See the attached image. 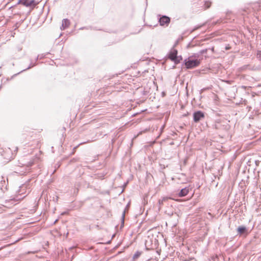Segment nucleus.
I'll return each mask as SVG.
<instances>
[{
	"mask_svg": "<svg viewBox=\"0 0 261 261\" xmlns=\"http://www.w3.org/2000/svg\"><path fill=\"white\" fill-rule=\"evenodd\" d=\"M184 39V37L182 36H180L178 38V39L176 40V43H175V45L176 44H177L178 43V42L180 41H181L182 40Z\"/></svg>",
	"mask_w": 261,
	"mask_h": 261,
	"instance_id": "nucleus-22",
	"label": "nucleus"
},
{
	"mask_svg": "<svg viewBox=\"0 0 261 261\" xmlns=\"http://www.w3.org/2000/svg\"><path fill=\"white\" fill-rule=\"evenodd\" d=\"M20 192H21V190H19V191L18 192L19 195H21L23 194V193H20Z\"/></svg>",
	"mask_w": 261,
	"mask_h": 261,
	"instance_id": "nucleus-32",
	"label": "nucleus"
},
{
	"mask_svg": "<svg viewBox=\"0 0 261 261\" xmlns=\"http://www.w3.org/2000/svg\"><path fill=\"white\" fill-rule=\"evenodd\" d=\"M193 117L194 122L198 123L204 118L205 113L201 110H197L193 113Z\"/></svg>",
	"mask_w": 261,
	"mask_h": 261,
	"instance_id": "nucleus-4",
	"label": "nucleus"
},
{
	"mask_svg": "<svg viewBox=\"0 0 261 261\" xmlns=\"http://www.w3.org/2000/svg\"><path fill=\"white\" fill-rule=\"evenodd\" d=\"M210 49H211L212 51V53H214L215 50H214V47H212V48H209Z\"/></svg>",
	"mask_w": 261,
	"mask_h": 261,
	"instance_id": "nucleus-28",
	"label": "nucleus"
},
{
	"mask_svg": "<svg viewBox=\"0 0 261 261\" xmlns=\"http://www.w3.org/2000/svg\"><path fill=\"white\" fill-rule=\"evenodd\" d=\"M39 59H40L38 55L37 56L36 58L35 59V61H37Z\"/></svg>",
	"mask_w": 261,
	"mask_h": 261,
	"instance_id": "nucleus-30",
	"label": "nucleus"
},
{
	"mask_svg": "<svg viewBox=\"0 0 261 261\" xmlns=\"http://www.w3.org/2000/svg\"><path fill=\"white\" fill-rule=\"evenodd\" d=\"M29 0H18L17 4H21L27 7H29Z\"/></svg>",
	"mask_w": 261,
	"mask_h": 261,
	"instance_id": "nucleus-13",
	"label": "nucleus"
},
{
	"mask_svg": "<svg viewBox=\"0 0 261 261\" xmlns=\"http://www.w3.org/2000/svg\"><path fill=\"white\" fill-rule=\"evenodd\" d=\"M182 57L181 55H179V56L177 55V56H176L174 59H172V60L171 61L174 62L175 65H176V64L179 63L181 62V61H182Z\"/></svg>",
	"mask_w": 261,
	"mask_h": 261,
	"instance_id": "nucleus-11",
	"label": "nucleus"
},
{
	"mask_svg": "<svg viewBox=\"0 0 261 261\" xmlns=\"http://www.w3.org/2000/svg\"><path fill=\"white\" fill-rule=\"evenodd\" d=\"M28 3H29V7H30L31 6L34 7L36 5V3L35 2V0H30V1H29Z\"/></svg>",
	"mask_w": 261,
	"mask_h": 261,
	"instance_id": "nucleus-16",
	"label": "nucleus"
},
{
	"mask_svg": "<svg viewBox=\"0 0 261 261\" xmlns=\"http://www.w3.org/2000/svg\"><path fill=\"white\" fill-rule=\"evenodd\" d=\"M70 20L67 18H64L62 20V25L60 27L61 30H65L70 25Z\"/></svg>",
	"mask_w": 261,
	"mask_h": 261,
	"instance_id": "nucleus-8",
	"label": "nucleus"
},
{
	"mask_svg": "<svg viewBox=\"0 0 261 261\" xmlns=\"http://www.w3.org/2000/svg\"><path fill=\"white\" fill-rule=\"evenodd\" d=\"M26 195L23 196L22 198H19V199L23 198L25 197Z\"/></svg>",
	"mask_w": 261,
	"mask_h": 261,
	"instance_id": "nucleus-37",
	"label": "nucleus"
},
{
	"mask_svg": "<svg viewBox=\"0 0 261 261\" xmlns=\"http://www.w3.org/2000/svg\"><path fill=\"white\" fill-rule=\"evenodd\" d=\"M85 28V27H82V28H81L80 29V30H83V29H84Z\"/></svg>",
	"mask_w": 261,
	"mask_h": 261,
	"instance_id": "nucleus-33",
	"label": "nucleus"
},
{
	"mask_svg": "<svg viewBox=\"0 0 261 261\" xmlns=\"http://www.w3.org/2000/svg\"><path fill=\"white\" fill-rule=\"evenodd\" d=\"M214 128H216V129H218L219 127V125L218 124H215L214 125Z\"/></svg>",
	"mask_w": 261,
	"mask_h": 261,
	"instance_id": "nucleus-27",
	"label": "nucleus"
},
{
	"mask_svg": "<svg viewBox=\"0 0 261 261\" xmlns=\"http://www.w3.org/2000/svg\"><path fill=\"white\" fill-rule=\"evenodd\" d=\"M76 160L74 158L72 159L71 161H70V162H76Z\"/></svg>",
	"mask_w": 261,
	"mask_h": 261,
	"instance_id": "nucleus-29",
	"label": "nucleus"
},
{
	"mask_svg": "<svg viewBox=\"0 0 261 261\" xmlns=\"http://www.w3.org/2000/svg\"><path fill=\"white\" fill-rule=\"evenodd\" d=\"M175 68V65L173 66L172 69H174Z\"/></svg>",
	"mask_w": 261,
	"mask_h": 261,
	"instance_id": "nucleus-34",
	"label": "nucleus"
},
{
	"mask_svg": "<svg viewBox=\"0 0 261 261\" xmlns=\"http://www.w3.org/2000/svg\"><path fill=\"white\" fill-rule=\"evenodd\" d=\"M17 49H18V51H20L22 49V48L21 47H17Z\"/></svg>",
	"mask_w": 261,
	"mask_h": 261,
	"instance_id": "nucleus-31",
	"label": "nucleus"
},
{
	"mask_svg": "<svg viewBox=\"0 0 261 261\" xmlns=\"http://www.w3.org/2000/svg\"><path fill=\"white\" fill-rule=\"evenodd\" d=\"M142 254V252L140 251H136L133 256V259L136 260L138 259Z\"/></svg>",
	"mask_w": 261,
	"mask_h": 261,
	"instance_id": "nucleus-14",
	"label": "nucleus"
},
{
	"mask_svg": "<svg viewBox=\"0 0 261 261\" xmlns=\"http://www.w3.org/2000/svg\"><path fill=\"white\" fill-rule=\"evenodd\" d=\"M190 190H192V188L190 187H186L180 189L177 195L179 197H183L187 196L190 192Z\"/></svg>",
	"mask_w": 261,
	"mask_h": 261,
	"instance_id": "nucleus-5",
	"label": "nucleus"
},
{
	"mask_svg": "<svg viewBox=\"0 0 261 261\" xmlns=\"http://www.w3.org/2000/svg\"><path fill=\"white\" fill-rule=\"evenodd\" d=\"M240 13L242 15L245 16L247 14H248V12L247 10L242 9L240 10Z\"/></svg>",
	"mask_w": 261,
	"mask_h": 261,
	"instance_id": "nucleus-17",
	"label": "nucleus"
},
{
	"mask_svg": "<svg viewBox=\"0 0 261 261\" xmlns=\"http://www.w3.org/2000/svg\"><path fill=\"white\" fill-rule=\"evenodd\" d=\"M158 203H159V205H160V206H161V205H162L163 204V203H162L161 199L159 200Z\"/></svg>",
	"mask_w": 261,
	"mask_h": 261,
	"instance_id": "nucleus-25",
	"label": "nucleus"
},
{
	"mask_svg": "<svg viewBox=\"0 0 261 261\" xmlns=\"http://www.w3.org/2000/svg\"><path fill=\"white\" fill-rule=\"evenodd\" d=\"M147 130V129H145L144 132H146Z\"/></svg>",
	"mask_w": 261,
	"mask_h": 261,
	"instance_id": "nucleus-38",
	"label": "nucleus"
},
{
	"mask_svg": "<svg viewBox=\"0 0 261 261\" xmlns=\"http://www.w3.org/2000/svg\"><path fill=\"white\" fill-rule=\"evenodd\" d=\"M68 232H67V233L66 234V237H68Z\"/></svg>",
	"mask_w": 261,
	"mask_h": 261,
	"instance_id": "nucleus-36",
	"label": "nucleus"
},
{
	"mask_svg": "<svg viewBox=\"0 0 261 261\" xmlns=\"http://www.w3.org/2000/svg\"><path fill=\"white\" fill-rule=\"evenodd\" d=\"M195 38V37L193 38L192 41H193V40L194 39V38ZM192 41H191V42H189V43L187 44V48H190V47H194V46H195V45H193V44H192Z\"/></svg>",
	"mask_w": 261,
	"mask_h": 261,
	"instance_id": "nucleus-20",
	"label": "nucleus"
},
{
	"mask_svg": "<svg viewBox=\"0 0 261 261\" xmlns=\"http://www.w3.org/2000/svg\"><path fill=\"white\" fill-rule=\"evenodd\" d=\"M36 65H37V63H36V62H35V63H33L31 62V63H30V64L29 65V66L27 68H25V69H23L22 70L20 71V72H18V73H17L14 74L12 76V78H13V77H14V76H17V75H18L19 74H20V73H21L23 72V71H26V70H28V69H31V68L33 67H34V66H36Z\"/></svg>",
	"mask_w": 261,
	"mask_h": 261,
	"instance_id": "nucleus-10",
	"label": "nucleus"
},
{
	"mask_svg": "<svg viewBox=\"0 0 261 261\" xmlns=\"http://www.w3.org/2000/svg\"><path fill=\"white\" fill-rule=\"evenodd\" d=\"M212 2L210 1L203 0V1H201L200 5H201V7L203 8L204 9H207L211 6Z\"/></svg>",
	"mask_w": 261,
	"mask_h": 261,
	"instance_id": "nucleus-9",
	"label": "nucleus"
},
{
	"mask_svg": "<svg viewBox=\"0 0 261 261\" xmlns=\"http://www.w3.org/2000/svg\"><path fill=\"white\" fill-rule=\"evenodd\" d=\"M200 56H201L198 51V53L193 54L190 57L193 59H202V58H200Z\"/></svg>",
	"mask_w": 261,
	"mask_h": 261,
	"instance_id": "nucleus-15",
	"label": "nucleus"
},
{
	"mask_svg": "<svg viewBox=\"0 0 261 261\" xmlns=\"http://www.w3.org/2000/svg\"><path fill=\"white\" fill-rule=\"evenodd\" d=\"M49 53H47L46 54H42L40 55H38V56L39 57L40 59H42L44 58L47 54H48Z\"/></svg>",
	"mask_w": 261,
	"mask_h": 261,
	"instance_id": "nucleus-21",
	"label": "nucleus"
},
{
	"mask_svg": "<svg viewBox=\"0 0 261 261\" xmlns=\"http://www.w3.org/2000/svg\"><path fill=\"white\" fill-rule=\"evenodd\" d=\"M205 24V23H203L202 24H198L196 26H195L192 29H191L190 32H189V33L190 34H191L193 32H194L195 31L197 30H198L200 28H201L202 27H203V26H204Z\"/></svg>",
	"mask_w": 261,
	"mask_h": 261,
	"instance_id": "nucleus-12",
	"label": "nucleus"
},
{
	"mask_svg": "<svg viewBox=\"0 0 261 261\" xmlns=\"http://www.w3.org/2000/svg\"><path fill=\"white\" fill-rule=\"evenodd\" d=\"M188 114H184V115H183V116L186 117V116H187V115H188Z\"/></svg>",
	"mask_w": 261,
	"mask_h": 261,
	"instance_id": "nucleus-35",
	"label": "nucleus"
},
{
	"mask_svg": "<svg viewBox=\"0 0 261 261\" xmlns=\"http://www.w3.org/2000/svg\"><path fill=\"white\" fill-rule=\"evenodd\" d=\"M230 47L229 46V45H228L226 46V47H225V49H226V50H229V49H230Z\"/></svg>",
	"mask_w": 261,
	"mask_h": 261,
	"instance_id": "nucleus-26",
	"label": "nucleus"
},
{
	"mask_svg": "<svg viewBox=\"0 0 261 261\" xmlns=\"http://www.w3.org/2000/svg\"><path fill=\"white\" fill-rule=\"evenodd\" d=\"M2 88V85L0 86V89H1Z\"/></svg>",
	"mask_w": 261,
	"mask_h": 261,
	"instance_id": "nucleus-39",
	"label": "nucleus"
},
{
	"mask_svg": "<svg viewBox=\"0 0 261 261\" xmlns=\"http://www.w3.org/2000/svg\"><path fill=\"white\" fill-rule=\"evenodd\" d=\"M202 59H193L190 57L186 58L181 64L182 68L185 70L192 69L200 64Z\"/></svg>",
	"mask_w": 261,
	"mask_h": 261,
	"instance_id": "nucleus-1",
	"label": "nucleus"
},
{
	"mask_svg": "<svg viewBox=\"0 0 261 261\" xmlns=\"http://www.w3.org/2000/svg\"><path fill=\"white\" fill-rule=\"evenodd\" d=\"M129 202H128L125 207V209L123 211V213H122V216H121V225H120V228H122L124 227V217H125V212L126 211H127L129 208Z\"/></svg>",
	"mask_w": 261,
	"mask_h": 261,
	"instance_id": "nucleus-7",
	"label": "nucleus"
},
{
	"mask_svg": "<svg viewBox=\"0 0 261 261\" xmlns=\"http://www.w3.org/2000/svg\"><path fill=\"white\" fill-rule=\"evenodd\" d=\"M256 58L258 60L261 61V50H257L256 54Z\"/></svg>",
	"mask_w": 261,
	"mask_h": 261,
	"instance_id": "nucleus-19",
	"label": "nucleus"
},
{
	"mask_svg": "<svg viewBox=\"0 0 261 261\" xmlns=\"http://www.w3.org/2000/svg\"><path fill=\"white\" fill-rule=\"evenodd\" d=\"M210 48H205V49H202V50H200L199 53L200 55V56H201L202 55H203V54H206L208 50H209Z\"/></svg>",
	"mask_w": 261,
	"mask_h": 261,
	"instance_id": "nucleus-18",
	"label": "nucleus"
},
{
	"mask_svg": "<svg viewBox=\"0 0 261 261\" xmlns=\"http://www.w3.org/2000/svg\"><path fill=\"white\" fill-rule=\"evenodd\" d=\"M254 162H255L256 166H258L259 164L260 163V161H259L258 160H255Z\"/></svg>",
	"mask_w": 261,
	"mask_h": 261,
	"instance_id": "nucleus-24",
	"label": "nucleus"
},
{
	"mask_svg": "<svg viewBox=\"0 0 261 261\" xmlns=\"http://www.w3.org/2000/svg\"><path fill=\"white\" fill-rule=\"evenodd\" d=\"M237 235L246 238L249 233V228L245 225H240L237 228Z\"/></svg>",
	"mask_w": 261,
	"mask_h": 261,
	"instance_id": "nucleus-2",
	"label": "nucleus"
},
{
	"mask_svg": "<svg viewBox=\"0 0 261 261\" xmlns=\"http://www.w3.org/2000/svg\"><path fill=\"white\" fill-rule=\"evenodd\" d=\"M169 199L167 197H164L162 199H161L162 203H164Z\"/></svg>",
	"mask_w": 261,
	"mask_h": 261,
	"instance_id": "nucleus-23",
	"label": "nucleus"
},
{
	"mask_svg": "<svg viewBox=\"0 0 261 261\" xmlns=\"http://www.w3.org/2000/svg\"><path fill=\"white\" fill-rule=\"evenodd\" d=\"M158 21L161 26L167 27L170 22V18L166 15H158Z\"/></svg>",
	"mask_w": 261,
	"mask_h": 261,
	"instance_id": "nucleus-3",
	"label": "nucleus"
},
{
	"mask_svg": "<svg viewBox=\"0 0 261 261\" xmlns=\"http://www.w3.org/2000/svg\"><path fill=\"white\" fill-rule=\"evenodd\" d=\"M178 54V51L177 49L172 48L171 49V50L169 52V53L167 55V58L170 59L171 61L172 60V59H174V58L177 56Z\"/></svg>",
	"mask_w": 261,
	"mask_h": 261,
	"instance_id": "nucleus-6",
	"label": "nucleus"
}]
</instances>
